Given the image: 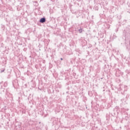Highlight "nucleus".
I'll use <instances>...</instances> for the list:
<instances>
[{"instance_id": "nucleus-1", "label": "nucleus", "mask_w": 130, "mask_h": 130, "mask_svg": "<svg viewBox=\"0 0 130 130\" xmlns=\"http://www.w3.org/2000/svg\"><path fill=\"white\" fill-rule=\"evenodd\" d=\"M46 22V18L45 17H42L40 20V23H45Z\"/></svg>"}, {"instance_id": "nucleus-2", "label": "nucleus", "mask_w": 130, "mask_h": 130, "mask_svg": "<svg viewBox=\"0 0 130 130\" xmlns=\"http://www.w3.org/2000/svg\"><path fill=\"white\" fill-rule=\"evenodd\" d=\"M84 31V29L80 28V29H78V32L79 33H82Z\"/></svg>"}, {"instance_id": "nucleus-3", "label": "nucleus", "mask_w": 130, "mask_h": 130, "mask_svg": "<svg viewBox=\"0 0 130 130\" xmlns=\"http://www.w3.org/2000/svg\"><path fill=\"white\" fill-rule=\"evenodd\" d=\"M118 109H119V107H118V106H116L114 109H113V110L114 111H117V110H118Z\"/></svg>"}, {"instance_id": "nucleus-4", "label": "nucleus", "mask_w": 130, "mask_h": 130, "mask_svg": "<svg viewBox=\"0 0 130 130\" xmlns=\"http://www.w3.org/2000/svg\"><path fill=\"white\" fill-rule=\"evenodd\" d=\"M88 95L91 97V96H93V93H92V91H88Z\"/></svg>"}, {"instance_id": "nucleus-5", "label": "nucleus", "mask_w": 130, "mask_h": 130, "mask_svg": "<svg viewBox=\"0 0 130 130\" xmlns=\"http://www.w3.org/2000/svg\"><path fill=\"white\" fill-rule=\"evenodd\" d=\"M5 70L3 69V70H1V73H3V72H5Z\"/></svg>"}, {"instance_id": "nucleus-6", "label": "nucleus", "mask_w": 130, "mask_h": 130, "mask_svg": "<svg viewBox=\"0 0 130 130\" xmlns=\"http://www.w3.org/2000/svg\"><path fill=\"white\" fill-rule=\"evenodd\" d=\"M6 85H7V83H4V86H5V87H6Z\"/></svg>"}, {"instance_id": "nucleus-7", "label": "nucleus", "mask_w": 130, "mask_h": 130, "mask_svg": "<svg viewBox=\"0 0 130 130\" xmlns=\"http://www.w3.org/2000/svg\"><path fill=\"white\" fill-rule=\"evenodd\" d=\"M62 59H63L62 58H60V60H62Z\"/></svg>"}, {"instance_id": "nucleus-8", "label": "nucleus", "mask_w": 130, "mask_h": 130, "mask_svg": "<svg viewBox=\"0 0 130 130\" xmlns=\"http://www.w3.org/2000/svg\"><path fill=\"white\" fill-rule=\"evenodd\" d=\"M39 123H41V122H40Z\"/></svg>"}]
</instances>
